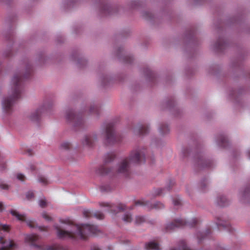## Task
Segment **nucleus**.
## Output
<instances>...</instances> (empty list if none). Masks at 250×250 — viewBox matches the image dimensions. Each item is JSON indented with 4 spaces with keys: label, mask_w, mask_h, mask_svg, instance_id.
Wrapping results in <instances>:
<instances>
[{
    "label": "nucleus",
    "mask_w": 250,
    "mask_h": 250,
    "mask_svg": "<svg viewBox=\"0 0 250 250\" xmlns=\"http://www.w3.org/2000/svg\"><path fill=\"white\" fill-rule=\"evenodd\" d=\"M76 227L78 230L75 233L59 229L57 231V235L60 238L70 237H73L76 233L79 238H83V236L82 231L85 232L86 229L89 228V226L86 225H82L77 226Z\"/></svg>",
    "instance_id": "1"
},
{
    "label": "nucleus",
    "mask_w": 250,
    "mask_h": 250,
    "mask_svg": "<svg viewBox=\"0 0 250 250\" xmlns=\"http://www.w3.org/2000/svg\"><path fill=\"white\" fill-rule=\"evenodd\" d=\"M128 161L125 160L123 161L119 166L118 170L120 172H124L127 167Z\"/></svg>",
    "instance_id": "2"
},
{
    "label": "nucleus",
    "mask_w": 250,
    "mask_h": 250,
    "mask_svg": "<svg viewBox=\"0 0 250 250\" xmlns=\"http://www.w3.org/2000/svg\"><path fill=\"white\" fill-rule=\"evenodd\" d=\"M11 213L12 215L13 216L15 217V218L17 220H21V221H24V220H25V219H26V218H25V217L24 216H23V215L19 214L16 210H12L11 211Z\"/></svg>",
    "instance_id": "3"
},
{
    "label": "nucleus",
    "mask_w": 250,
    "mask_h": 250,
    "mask_svg": "<svg viewBox=\"0 0 250 250\" xmlns=\"http://www.w3.org/2000/svg\"><path fill=\"white\" fill-rule=\"evenodd\" d=\"M13 246V243L10 240L5 241L3 244V246L0 249V250H6L10 247Z\"/></svg>",
    "instance_id": "4"
},
{
    "label": "nucleus",
    "mask_w": 250,
    "mask_h": 250,
    "mask_svg": "<svg viewBox=\"0 0 250 250\" xmlns=\"http://www.w3.org/2000/svg\"><path fill=\"white\" fill-rule=\"evenodd\" d=\"M139 159V154L138 153L136 152L134 154L131 156L130 158V161L136 163L138 162Z\"/></svg>",
    "instance_id": "5"
},
{
    "label": "nucleus",
    "mask_w": 250,
    "mask_h": 250,
    "mask_svg": "<svg viewBox=\"0 0 250 250\" xmlns=\"http://www.w3.org/2000/svg\"><path fill=\"white\" fill-rule=\"evenodd\" d=\"M148 248L150 249L158 250L159 247L157 244L154 242H150L147 244Z\"/></svg>",
    "instance_id": "6"
},
{
    "label": "nucleus",
    "mask_w": 250,
    "mask_h": 250,
    "mask_svg": "<svg viewBox=\"0 0 250 250\" xmlns=\"http://www.w3.org/2000/svg\"><path fill=\"white\" fill-rule=\"evenodd\" d=\"M3 106L4 108H7L11 105V102L9 100H4L2 103Z\"/></svg>",
    "instance_id": "7"
},
{
    "label": "nucleus",
    "mask_w": 250,
    "mask_h": 250,
    "mask_svg": "<svg viewBox=\"0 0 250 250\" xmlns=\"http://www.w3.org/2000/svg\"><path fill=\"white\" fill-rule=\"evenodd\" d=\"M8 229V226L7 225H0V229L3 230H7Z\"/></svg>",
    "instance_id": "8"
},
{
    "label": "nucleus",
    "mask_w": 250,
    "mask_h": 250,
    "mask_svg": "<svg viewBox=\"0 0 250 250\" xmlns=\"http://www.w3.org/2000/svg\"><path fill=\"white\" fill-rule=\"evenodd\" d=\"M17 179H18L19 180H23L24 176L21 174H18L17 175Z\"/></svg>",
    "instance_id": "9"
},
{
    "label": "nucleus",
    "mask_w": 250,
    "mask_h": 250,
    "mask_svg": "<svg viewBox=\"0 0 250 250\" xmlns=\"http://www.w3.org/2000/svg\"><path fill=\"white\" fill-rule=\"evenodd\" d=\"M26 239L29 241H33L34 238H33V236L30 235L27 236Z\"/></svg>",
    "instance_id": "10"
},
{
    "label": "nucleus",
    "mask_w": 250,
    "mask_h": 250,
    "mask_svg": "<svg viewBox=\"0 0 250 250\" xmlns=\"http://www.w3.org/2000/svg\"><path fill=\"white\" fill-rule=\"evenodd\" d=\"M45 204V202L44 200H41L39 201V205L41 207H43Z\"/></svg>",
    "instance_id": "11"
},
{
    "label": "nucleus",
    "mask_w": 250,
    "mask_h": 250,
    "mask_svg": "<svg viewBox=\"0 0 250 250\" xmlns=\"http://www.w3.org/2000/svg\"><path fill=\"white\" fill-rule=\"evenodd\" d=\"M42 216L43 218H44L46 220H49L50 218V216L48 214H46V213H43L42 214Z\"/></svg>",
    "instance_id": "12"
},
{
    "label": "nucleus",
    "mask_w": 250,
    "mask_h": 250,
    "mask_svg": "<svg viewBox=\"0 0 250 250\" xmlns=\"http://www.w3.org/2000/svg\"><path fill=\"white\" fill-rule=\"evenodd\" d=\"M33 196V194L32 192H29L27 194V197L28 198L30 199L31 198L32 196Z\"/></svg>",
    "instance_id": "13"
},
{
    "label": "nucleus",
    "mask_w": 250,
    "mask_h": 250,
    "mask_svg": "<svg viewBox=\"0 0 250 250\" xmlns=\"http://www.w3.org/2000/svg\"><path fill=\"white\" fill-rule=\"evenodd\" d=\"M3 209V204L2 203L0 202V211L2 210Z\"/></svg>",
    "instance_id": "14"
},
{
    "label": "nucleus",
    "mask_w": 250,
    "mask_h": 250,
    "mask_svg": "<svg viewBox=\"0 0 250 250\" xmlns=\"http://www.w3.org/2000/svg\"><path fill=\"white\" fill-rule=\"evenodd\" d=\"M125 221H130V220L128 219H127V220H125Z\"/></svg>",
    "instance_id": "15"
},
{
    "label": "nucleus",
    "mask_w": 250,
    "mask_h": 250,
    "mask_svg": "<svg viewBox=\"0 0 250 250\" xmlns=\"http://www.w3.org/2000/svg\"><path fill=\"white\" fill-rule=\"evenodd\" d=\"M0 242L2 243V242H1V238L0 239Z\"/></svg>",
    "instance_id": "16"
},
{
    "label": "nucleus",
    "mask_w": 250,
    "mask_h": 250,
    "mask_svg": "<svg viewBox=\"0 0 250 250\" xmlns=\"http://www.w3.org/2000/svg\"><path fill=\"white\" fill-rule=\"evenodd\" d=\"M27 224L28 225V226H30V225L29 224H28V222H27Z\"/></svg>",
    "instance_id": "17"
}]
</instances>
